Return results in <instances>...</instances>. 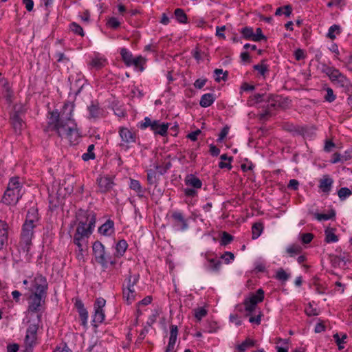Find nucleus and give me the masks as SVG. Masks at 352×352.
<instances>
[{"label":"nucleus","mask_w":352,"mask_h":352,"mask_svg":"<svg viewBox=\"0 0 352 352\" xmlns=\"http://www.w3.org/2000/svg\"><path fill=\"white\" fill-rule=\"evenodd\" d=\"M76 219L79 223L74 236V243L79 251H82V241L92 233L96 220V214L92 211L80 209L76 212Z\"/></svg>","instance_id":"f257e3e1"},{"label":"nucleus","mask_w":352,"mask_h":352,"mask_svg":"<svg viewBox=\"0 0 352 352\" xmlns=\"http://www.w3.org/2000/svg\"><path fill=\"white\" fill-rule=\"evenodd\" d=\"M48 124L45 131H54L60 137H69L72 135L73 127L69 125L72 120L64 113H60L57 110L49 113Z\"/></svg>","instance_id":"f03ea898"},{"label":"nucleus","mask_w":352,"mask_h":352,"mask_svg":"<svg viewBox=\"0 0 352 352\" xmlns=\"http://www.w3.org/2000/svg\"><path fill=\"white\" fill-rule=\"evenodd\" d=\"M41 318V314H37V322L30 324L26 330V335L24 339V352H32L33 347L37 344V331L39 328Z\"/></svg>","instance_id":"7ed1b4c3"},{"label":"nucleus","mask_w":352,"mask_h":352,"mask_svg":"<svg viewBox=\"0 0 352 352\" xmlns=\"http://www.w3.org/2000/svg\"><path fill=\"white\" fill-rule=\"evenodd\" d=\"M32 216H33V214ZM34 219L36 218L35 217H34V218H31V214L30 212H28L26 216L25 221L23 223L22 228V232L21 234V245H24L23 248H26L27 250L32 243V238L34 233L33 230L35 227Z\"/></svg>","instance_id":"20e7f679"},{"label":"nucleus","mask_w":352,"mask_h":352,"mask_svg":"<svg viewBox=\"0 0 352 352\" xmlns=\"http://www.w3.org/2000/svg\"><path fill=\"white\" fill-rule=\"evenodd\" d=\"M139 274L132 275L131 273L126 279V283L123 285V298L128 304H131L135 299V291L133 286L138 282Z\"/></svg>","instance_id":"39448f33"},{"label":"nucleus","mask_w":352,"mask_h":352,"mask_svg":"<svg viewBox=\"0 0 352 352\" xmlns=\"http://www.w3.org/2000/svg\"><path fill=\"white\" fill-rule=\"evenodd\" d=\"M92 248L96 261L103 267H107L108 263L111 265L115 263V261L105 256L104 247L100 241H95Z\"/></svg>","instance_id":"423d86ee"},{"label":"nucleus","mask_w":352,"mask_h":352,"mask_svg":"<svg viewBox=\"0 0 352 352\" xmlns=\"http://www.w3.org/2000/svg\"><path fill=\"white\" fill-rule=\"evenodd\" d=\"M48 283L45 276L41 274H37L32 283V292L38 295L47 296V290Z\"/></svg>","instance_id":"0eeeda50"},{"label":"nucleus","mask_w":352,"mask_h":352,"mask_svg":"<svg viewBox=\"0 0 352 352\" xmlns=\"http://www.w3.org/2000/svg\"><path fill=\"white\" fill-rule=\"evenodd\" d=\"M325 72L329 78L332 80V82L338 86L344 87L348 85L349 80L338 69L333 68H327Z\"/></svg>","instance_id":"6e6552de"},{"label":"nucleus","mask_w":352,"mask_h":352,"mask_svg":"<svg viewBox=\"0 0 352 352\" xmlns=\"http://www.w3.org/2000/svg\"><path fill=\"white\" fill-rule=\"evenodd\" d=\"M46 296L33 294L29 298L28 311L32 313H36L40 311L43 304H45Z\"/></svg>","instance_id":"1a4fd4ad"},{"label":"nucleus","mask_w":352,"mask_h":352,"mask_svg":"<svg viewBox=\"0 0 352 352\" xmlns=\"http://www.w3.org/2000/svg\"><path fill=\"white\" fill-rule=\"evenodd\" d=\"M21 197L22 193L19 192V190L14 191L11 189H6L2 197L1 201L8 206L15 205Z\"/></svg>","instance_id":"9d476101"},{"label":"nucleus","mask_w":352,"mask_h":352,"mask_svg":"<svg viewBox=\"0 0 352 352\" xmlns=\"http://www.w3.org/2000/svg\"><path fill=\"white\" fill-rule=\"evenodd\" d=\"M10 120L14 132L20 133L25 126V123L21 117L19 111L16 110V107H14V111L10 115Z\"/></svg>","instance_id":"9b49d317"},{"label":"nucleus","mask_w":352,"mask_h":352,"mask_svg":"<svg viewBox=\"0 0 352 352\" xmlns=\"http://www.w3.org/2000/svg\"><path fill=\"white\" fill-rule=\"evenodd\" d=\"M97 183L102 193L109 192L114 186L112 179L109 177H100L97 179Z\"/></svg>","instance_id":"f8f14e48"},{"label":"nucleus","mask_w":352,"mask_h":352,"mask_svg":"<svg viewBox=\"0 0 352 352\" xmlns=\"http://www.w3.org/2000/svg\"><path fill=\"white\" fill-rule=\"evenodd\" d=\"M100 234L104 236H110L114 232V223L112 220L108 219L98 228Z\"/></svg>","instance_id":"ddd939ff"},{"label":"nucleus","mask_w":352,"mask_h":352,"mask_svg":"<svg viewBox=\"0 0 352 352\" xmlns=\"http://www.w3.org/2000/svg\"><path fill=\"white\" fill-rule=\"evenodd\" d=\"M8 228L6 222L0 220V250L3 249L5 243L8 241Z\"/></svg>","instance_id":"4468645a"},{"label":"nucleus","mask_w":352,"mask_h":352,"mask_svg":"<svg viewBox=\"0 0 352 352\" xmlns=\"http://www.w3.org/2000/svg\"><path fill=\"white\" fill-rule=\"evenodd\" d=\"M120 135L122 140L126 143L135 142V138L133 133L126 128L120 129Z\"/></svg>","instance_id":"2eb2a0df"},{"label":"nucleus","mask_w":352,"mask_h":352,"mask_svg":"<svg viewBox=\"0 0 352 352\" xmlns=\"http://www.w3.org/2000/svg\"><path fill=\"white\" fill-rule=\"evenodd\" d=\"M267 102L268 104L266 108L270 111L272 109H276L277 107H282L278 96L270 95L268 96Z\"/></svg>","instance_id":"dca6fc26"},{"label":"nucleus","mask_w":352,"mask_h":352,"mask_svg":"<svg viewBox=\"0 0 352 352\" xmlns=\"http://www.w3.org/2000/svg\"><path fill=\"white\" fill-rule=\"evenodd\" d=\"M333 181L328 175H324L320 180V188L324 192H329L331 190V185Z\"/></svg>","instance_id":"f3484780"},{"label":"nucleus","mask_w":352,"mask_h":352,"mask_svg":"<svg viewBox=\"0 0 352 352\" xmlns=\"http://www.w3.org/2000/svg\"><path fill=\"white\" fill-rule=\"evenodd\" d=\"M95 312L93 316L92 323L94 327H97L104 320V313L102 309L94 308Z\"/></svg>","instance_id":"a211bd4d"},{"label":"nucleus","mask_w":352,"mask_h":352,"mask_svg":"<svg viewBox=\"0 0 352 352\" xmlns=\"http://www.w3.org/2000/svg\"><path fill=\"white\" fill-rule=\"evenodd\" d=\"M88 111L89 113V118H98L102 114V110L100 109L98 104H92L88 107Z\"/></svg>","instance_id":"6ab92c4d"},{"label":"nucleus","mask_w":352,"mask_h":352,"mask_svg":"<svg viewBox=\"0 0 352 352\" xmlns=\"http://www.w3.org/2000/svg\"><path fill=\"white\" fill-rule=\"evenodd\" d=\"M186 183L187 185L191 186L195 188H200L202 185L201 181L192 175L187 176Z\"/></svg>","instance_id":"aec40b11"},{"label":"nucleus","mask_w":352,"mask_h":352,"mask_svg":"<svg viewBox=\"0 0 352 352\" xmlns=\"http://www.w3.org/2000/svg\"><path fill=\"white\" fill-rule=\"evenodd\" d=\"M21 188H22V186H21V183L19 182V177H13L10 179L7 189H11V190H13L14 191L19 190V192H21Z\"/></svg>","instance_id":"412c9836"},{"label":"nucleus","mask_w":352,"mask_h":352,"mask_svg":"<svg viewBox=\"0 0 352 352\" xmlns=\"http://www.w3.org/2000/svg\"><path fill=\"white\" fill-rule=\"evenodd\" d=\"M137 126L141 130H145L149 127L151 130L154 131V121H152L148 117L144 118V120L138 122Z\"/></svg>","instance_id":"4be33fe9"},{"label":"nucleus","mask_w":352,"mask_h":352,"mask_svg":"<svg viewBox=\"0 0 352 352\" xmlns=\"http://www.w3.org/2000/svg\"><path fill=\"white\" fill-rule=\"evenodd\" d=\"M213 102V95L212 94H206L202 96L199 104L202 107H208L210 106Z\"/></svg>","instance_id":"5701e85b"},{"label":"nucleus","mask_w":352,"mask_h":352,"mask_svg":"<svg viewBox=\"0 0 352 352\" xmlns=\"http://www.w3.org/2000/svg\"><path fill=\"white\" fill-rule=\"evenodd\" d=\"M120 54L124 63L127 66L131 65L132 60L133 59V55L126 48H122L120 50Z\"/></svg>","instance_id":"b1692460"},{"label":"nucleus","mask_w":352,"mask_h":352,"mask_svg":"<svg viewBox=\"0 0 352 352\" xmlns=\"http://www.w3.org/2000/svg\"><path fill=\"white\" fill-rule=\"evenodd\" d=\"M263 230V225L262 223L256 222L252 227V239H257Z\"/></svg>","instance_id":"393cba45"},{"label":"nucleus","mask_w":352,"mask_h":352,"mask_svg":"<svg viewBox=\"0 0 352 352\" xmlns=\"http://www.w3.org/2000/svg\"><path fill=\"white\" fill-rule=\"evenodd\" d=\"M127 243L125 240H120L116 244V254L118 256H121L125 252L127 248Z\"/></svg>","instance_id":"a878e982"},{"label":"nucleus","mask_w":352,"mask_h":352,"mask_svg":"<svg viewBox=\"0 0 352 352\" xmlns=\"http://www.w3.org/2000/svg\"><path fill=\"white\" fill-rule=\"evenodd\" d=\"M94 144H90L87 148V152L83 153L82 155V159L83 161L87 162L89 160H94L96 157L95 153L94 152Z\"/></svg>","instance_id":"bb28decb"},{"label":"nucleus","mask_w":352,"mask_h":352,"mask_svg":"<svg viewBox=\"0 0 352 352\" xmlns=\"http://www.w3.org/2000/svg\"><path fill=\"white\" fill-rule=\"evenodd\" d=\"M175 16L178 22L181 23H186L188 22L187 15L181 8H177L175 10Z\"/></svg>","instance_id":"cd10ccee"},{"label":"nucleus","mask_w":352,"mask_h":352,"mask_svg":"<svg viewBox=\"0 0 352 352\" xmlns=\"http://www.w3.org/2000/svg\"><path fill=\"white\" fill-rule=\"evenodd\" d=\"M334 229L327 228L325 230V241L327 243L336 242L338 240V236L334 233Z\"/></svg>","instance_id":"c85d7f7f"},{"label":"nucleus","mask_w":352,"mask_h":352,"mask_svg":"<svg viewBox=\"0 0 352 352\" xmlns=\"http://www.w3.org/2000/svg\"><path fill=\"white\" fill-rule=\"evenodd\" d=\"M168 128V123L160 124L158 122L155 121V134L164 135L165 134H166Z\"/></svg>","instance_id":"c756f323"},{"label":"nucleus","mask_w":352,"mask_h":352,"mask_svg":"<svg viewBox=\"0 0 352 352\" xmlns=\"http://www.w3.org/2000/svg\"><path fill=\"white\" fill-rule=\"evenodd\" d=\"M352 157V155L349 153V152H346L344 155H341L338 153H335L333 155V159L331 160V162L335 164L342 160H347L349 159H351Z\"/></svg>","instance_id":"7c9ffc66"},{"label":"nucleus","mask_w":352,"mask_h":352,"mask_svg":"<svg viewBox=\"0 0 352 352\" xmlns=\"http://www.w3.org/2000/svg\"><path fill=\"white\" fill-rule=\"evenodd\" d=\"M146 62V59L142 56H140L135 58H133L131 63V65H134L136 69L142 72L144 70L143 64Z\"/></svg>","instance_id":"2f4dec72"},{"label":"nucleus","mask_w":352,"mask_h":352,"mask_svg":"<svg viewBox=\"0 0 352 352\" xmlns=\"http://www.w3.org/2000/svg\"><path fill=\"white\" fill-rule=\"evenodd\" d=\"M265 96V94H256L252 96L249 97L247 104L248 106L252 107L256 103H258L262 101V98Z\"/></svg>","instance_id":"473e14b6"},{"label":"nucleus","mask_w":352,"mask_h":352,"mask_svg":"<svg viewBox=\"0 0 352 352\" xmlns=\"http://www.w3.org/2000/svg\"><path fill=\"white\" fill-rule=\"evenodd\" d=\"M254 342L252 340L247 338L244 342H243L241 344L237 345L236 349L240 352L245 351L248 348H250L254 346Z\"/></svg>","instance_id":"72a5a7b5"},{"label":"nucleus","mask_w":352,"mask_h":352,"mask_svg":"<svg viewBox=\"0 0 352 352\" xmlns=\"http://www.w3.org/2000/svg\"><path fill=\"white\" fill-rule=\"evenodd\" d=\"M207 260L208 263H210L209 267L214 270V271H218L220 268V266L221 265V262L219 260H217L214 258H208L207 257Z\"/></svg>","instance_id":"f704fd0d"},{"label":"nucleus","mask_w":352,"mask_h":352,"mask_svg":"<svg viewBox=\"0 0 352 352\" xmlns=\"http://www.w3.org/2000/svg\"><path fill=\"white\" fill-rule=\"evenodd\" d=\"M333 338L335 339V341L338 346V349L340 350L344 349V346L342 345V343H345V340L347 338L346 334H343L342 336V338H340L338 333H335L333 336Z\"/></svg>","instance_id":"c9c22d12"},{"label":"nucleus","mask_w":352,"mask_h":352,"mask_svg":"<svg viewBox=\"0 0 352 352\" xmlns=\"http://www.w3.org/2000/svg\"><path fill=\"white\" fill-rule=\"evenodd\" d=\"M130 188L136 191L139 194L143 192L139 181L133 179H130Z\"/></svg>","instance_id":"e433bc0d"},{"label":"nucleus","mask_w":352,"mask_h":352,"mask_svg":"<svg viewBox=\"0 0 352 352\" xmlns=\"http://www.w3.org/2000/svg\"><path fill=\"white\" fill-rule=\"evenodd\" d=\"M264 298V292L262 289H259L257 290L256 294H253L249 300H253L256 302V303H258L259 302H262Z\"/></svg>","instance_id":"4c0bfd02"},{"label":"nucleus","mask_w":352,"mask_h":352,"mask_svg":"<svg viewBox=\"0 0 352 352\" xmlns=\"http://www.w3.org/2000/svg\"><path fill=\"white\" fill-rule=\"evenodd\" d=\"M233 241V236L226 232H222V236L221 239V245H227Z\"/></svg>","instance_id":"58836bf2"},{"label":"nucleus","mask_w":352,"mask_h":352,"mask_svg":"<svg viewBox=\"0 0 352 352\" xmlns=\"http://www.w3.org/2000/svg\"><path fill=\"white\" fill-rule=\"evenodd\" d=\"M241 32L245 39H251L253 41L254 33L252 28L245 27L241 30Z\"/></svg>","instance_id":"ea45409f"},{"label":"nucleus","mask_w":352,"mask_h":352,"mask_svg":"<svg viewBox=\"0 0 352 352\" xmlns=\"http://www.w3.org/2000/svg\"><path fill=\"white\" fill-rule=\"evenodd\" d=\"M302 251V248L298 245H293L287 249V252L291 256H294L300 254Z\"/></svg>","instance_id":"a19ab883"},{"label":"nucleus","mask_w":352,"mask_h":352,"mask_svg":"<svg viewBox=\"0 0 352 352\" xmlns=\"http://www.w3.org/2000/svg\"><path fill=\"white\" fill-rule=\"evenodd\" d=\"M173 217L177 221H179L182 225H181V228L182 229H185L187 228V223H186V220L184 219L183 215L182 213L180 212H175L173 213Z\"/></svg>","instance_id":"79ce46f5"},{"label":"nucleus","mask_w":352,"mask_h":352,"mask_svg":"<svg viewBox=\"0 0 352 352\" xmlns=\"http://www.w3.org/2000/svg\"><path fill=\"white\" fill-rule=\"evenodd\" d=\"M71 30L76 34L80 35L81 36H84V31L80 25L77 24L75 22H73L70 25Z\"/></svg>","instance_id":"37998d69"},{"label":"nucleus","mask_w":352,"mask_h":352,"mask_svg":"<svg viewBox=\"0 0 352 352\" xmlns=\"http://www.w3.org/2000/svg\"><path fill=\"white\" fill-rule=\"evenodd\" d=\"M335 32H336L338 34H340V27L337 25H333L330 27L327 36L329 38H331V40L335 39V38H336Z\"/></svg>","instance_id":"c03bdc74"},{"label":"nucleus","mask_w":352,"mask_h":352,"mask_svg":"<svg viewBox=\"0 0 352 352\" xmlns=\"http://www.w3.org/2000/svg\"><path fill=\"white\" fill-rule=\"evenodd\" d=\"M214 74L217 75V77L215 78V80L217 82H219L221 79L225 81L227 78L228 72L223 73L221 69H216L214 70Z\"/></svg>","instance_id":"a18cd8bd"},{"label":"nucleus","mask_w":352,"mask_h":352,"mask_svg":"<svg viewBox=\"0 0 352 352\" xmlns=\"http://www.w3.org/2000/svg\"><path fill=\"white\" fill-rule=\"evenodd\" d=\"M256 304L257 303L253 300L246 299L244 302L245 310L249 312H252L255 309Z\"/></svg>","instance_id":"49530a36"},{"label":"nucleus","mask_w":352,"mask_h":352,"mask_svg":"<svg viewBox=\"0 0 352 352\" xmlns=\"http://www.w3.org/2000/svg\"><path fill=\"white\" fill-rule=\"evenodd\" d=\"M331 262L334 267H344L346 265L344 258L337 256L332 258Z\"/></svg>","instance_id":"de8ad7c7"},{"label":"nucleus","mask_w":352,"mask_h":352,"mask_svg":"<svg viewBox=\"0 0 352 352\" xmlns=\"http://www.w3.org/2000/svg\"><path fill=\"white\" fill-rule=\"evenodd\" d=\"M289 277V274L283 269L280 268L276 273V278L280 280L286 281Z\"/></svg>","instance_id":"09e8293b"},{"label":"nucleus","mask_w":352,"mask_h":352,"mask_svg":"<svg viewBox=\"0 0 352 352\" xmlns=\"http://www.w3.org/2000/svg\"><path fill=\"white\" fill-rule=\"evenodd\" d=\"M104 63L105 60L104 59L95 58L91 62V65L96 69H99L104 66Z\"/></svg>","instance_id":"8fccbe9b"},{"label":"nucleus","mask_w":352,"mask_h":352,"mask_svg":"<svg viewBox=\"0 0 352 352\" xmlns=\"http://www.w3.org/2000/svg\"><path fill=\"white\" fill-rule=\"evenodd\" d=\"M207 311L202 307L195 309V317L198 320H201L202 318L206 316Z\"/></svg>","instance_id":"3c124183"},{"label":"nucleus","mask_w":352,"mask_h":352,"mask_svg":"<svg viewBox=\"0 0 352 352\" xmlns=\"http://www.w3.org/2000/svg\"><path fill=\"white\" fill-rule=\"evenodd\" d=\"M153 300V297L152 296H148L146 297H145L143 300H142L141 301H140L138 304V313H141V311L140 309V307L141 306H144V305H147L148 304H151V302Z\"/></svg>","instance_id":"603ef678"},{"label":"nucleus","mask_w":352,"mask_h":352,"mask_svg":"<svg viewBox=\"0 0 352 352\" xmlns=\"http://www.w3.org/2000/svg\"><path fill=\"white\" fill-rule=\"evenodd\" d=\"M338 196L341 199H345L346 197L351 195V191L347 188H341L338 190Z\"/></svg>","instance_id":"864d4df0"},{"label":"nucleus","mask_w":352,"mask_h":352,"mask_svg":"<svg viewBox=\"0 0 352 352\" xmlns=\"http://www.w3.org/2000/svg\"><path fill=\"white\" fill-rule=\"evenodd\" d=\"M78 313H79V316H80V318L82 321V324L83 326H85L87 324V318H88L87 311L86 310L85 308H84V309H81L80 310H79Z\"/></svg>","instance_id":"5fc2aeb1"},{"label":"nucleus","mask_w":352,"mask_h":352,"mask_svg":"<svg viewBox=\"0 0 352 352\" xmlns=\"http://www.w3.org/2000/svg\"><path fill=\"white\" fill-rule=\"evenodd\" d=\"M324 99L326 101L329 102H331L335 100L336 96L333 94V91L332 89L327 88V94L324 96Z\"/></svg>","instance_id":"6e6d98bb"},{"label":"nucleus","mask_w":352,"mask_h":352,"mask_svg":"<svg viewBox=\"0 0 352 352\" xmlns=\"http://www.w3.org/2000/svg\"><path fill=\"white\" fill-rule=\"evenodd\" d=\"M262 39L266 40V37L263 34L261 29L258 28L256 30V33L254 34L253 41H260Z\"/></svg>","instance_id":"4d7b16f0"},{"label":"nucleus","mask_w":352,"mask_h":352,"mask_svg":"<svg viewBox=\"0 0 352 352\" xmlns=\"http://www.w3.org/2000/svg\"><path fill=\"white\" fill-rule=\"evenodd\" d=\"M315 216H316V219L319 221L328 220L335 216V212H332V213L330 214H316Z\"/></svg>","instance_id":"13d9d810"},{"label":"nucleus","mask_w":352,"mask_h":352,"mask_svg":"<svg viewBox=\"0 0 352 352\" xmlns=\"http://www.w3.org/2000/svg\"><path fill=\"white\" fill-rule=\"evenodd\" d=\"M305 311L308 316L318 315V312L316 309L313 308L311 303H309L308 307L305 309Z\"/></svg>","instance_id":"bf43d9fd"},{"label":"nucleus","mask_w":352,"mask_h":352,"mask_svg":"<svg viewBox=\"0 0 352 352\" xmlns=\"http://www.w3.org/2000/svg\"><path fill=\"white\" fill-rule=\"evenodd\" d=\"M149 320L150 321L147 322L146 325H145L144 329L142 330L140 336L145 335V333H148L149 330L151 329V325L154 322V319L152 317H150Z\"/></svg>","instance_id":"052dcab7"},{"label":"nucleus","mask_w":352,"mask_h":352,"mask_svg":"<svg viewBox=\"0 0 352 352\" xmlns=\"http://www.w3.org/2000/svg\"><path fill=\"white\" fill-rule=\"evenodd\" d=\"M107 24L109 27L116 29L120 26V22L118 21V19L115 17H111L109 19Z\"/></svg>","instance_id":"680f3d73"},{"label":"nucleus","mask_w":352,"mask_h":352,"mask_svg":"<svg viewBox=\"0 0 352 352\" xmlns=\"http://www.w3.org/2000/svg\"><path fill=\"white\" fill-rule=\"evenodd\" d=\"M313 238L314 235L311 233H305L301 236L302 243L305 244L310 243Z\"/></svg>","instance_id":"e2e57ef3"},{"label":"nucleus","mask_w":352,"mask_h":352,"mask_svg":"<svg viewBox=\"0 0 352 352\" xmlns=\"http://www.w3.org/2000/svg\"><path fill=\"white\" fill-rule=\"evenodd\" d=\"M221 258L224 259L225 262L226 263H229L230 259L234 260V255L233 253H232L230 252H226L223 254H222V256H221Z\"/></svg>","instance_id":"0e129e2a"},{"label":"nucleus","mask_w":352,"mask_h":352,"mask_svg":"<svg viewBox=\"0 0 352 352\" xmlns=\"http://www.w3.org/2000/svg\"><path fill=\"white\" fill-rule=\"evenodd\" d=\"M106 300L102 298H98L96 299L94 303V308L102 309L104 307Z\"/></svg>","instance_id":"69168bd1"},{"label":"nucleus","mask_w":352,"mask_h":352,"mask_svg":"<svg viewBox=\"0 0 352 352\" xmlns=\"http://www.w3.org/2000/svg\"><path fill=\"white\" fill-rule=\"evenodd\" d=\"M178 329L176 325H171L170 326V339L177 340V336Z\"/></svg>","instance_id":"338daca9"},{"label":"nucleus","mask_w":352,"mask_h":352,"mask_svg":"<svg viewBox=\"0 0 352 352\" xmlns=\"http://www.w3.org/2000/svg\"><path fill=\"white\" fill-rule=\"evenodd\" d=\"M254 69L258 70L261 75H264L267 71V67L265 65H256L254 66Z\"/></svg>","instance_id":"774afa93"}]
</instances>
